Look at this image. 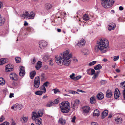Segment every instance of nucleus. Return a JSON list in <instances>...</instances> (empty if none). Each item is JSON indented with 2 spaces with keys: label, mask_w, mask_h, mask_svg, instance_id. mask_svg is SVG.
Masks as SVG:
<instances>
[{
  "label": "nucleus",
  "mask_w": 125,
  "mask_h": 125,
  "mask_svg": "<svg viewBox=\"0 0 125 125\" xmlns=\"http://www.w3.org/2000/svg\"><path fill=\"white\" fill-rule=\"evenodd\" d=\"M72 56L71 53H69V50H66L60 55H56L55 56V61L58 65L62 66L64 65L68 66L71 62V59Z\"/></svg>",
  "instance_id": "obj_1"
},
{
  "label": "nucleus",
  "mask_w": 125,
  "mask_h": 125,
  "mask_svg": "<svg viewBox=\"0 0 125 125\" xmlns=\"http://www.w3.org/2000/svg\"><path fill=\"white\" fill-rule=\"evenodd\" d=\"M109 44V41L106 39L101 38L97 41V45L95 48V50L100 51L102 53H105L108 51Z\"/></svg>",
  "instance_id": "obj_2"
},
{
  "label": "nucleus",
  "mask_w": 125,
  "mask_h": 125,
  "mask_svg": "<svg viewBox=\"0 0 125 125\" xmlns=\"http://www.w3.org/2000/svg\"><path fill=\"white\" fill-rule=\"evenodd\" d=\"M70 104L68 101L62 102L60 104L61 111L63 113H68L70 111Z\"/></svg>",
  "instance_id": "obj_3"
},
{
  "label": "nucleus",
  "mask_w": 125,
  "mask_h": 125,
  "mask_svg": "<svg viewBox=\"0 0 125 125\" xmlns=\"http://www.w3.org/2000/svg\"><path fill=\"white\" fill-rule=\"evenodd\" d=\"M35 16V13L32 11H26L24 12L21 15V18L24 19H34Z\"/></svg>",
  "instance_id": "obj_4"
},
{
  "label": "nucleus",
  "mask_w": 125,
  "mask_h": 125,
  "mask_svg": "<svg viewBox=\"0 0 125 125\" xmlns=\"http://www.w3.org/2000/svg\"><path fill=\"white\" fill-rule=\"evenodd\" d=\"M43 114V112L42 110H35L32 113V120H35L36 119L42 117Z\"/></svg>",
  "instance_id": "obj_5"
},
{
  "label": "nucleus",
  "mask_w": 125,
  "mask_h": 125,
  "mask_svg": "<svg viewBox=\"0 0 125 125\" xmlns=\"http://www.w3.org/2000/svg\"><path fill=\"white\" fill-rule=\"evenodd\" d=\"M79 101L78 99L72 100L71 103L72 108L73 109H75L77 108V106L79 104Z\"/></svg>",
  "instance_id": "obj_6"
},
{
  "label": "nucleus",
  "mask_w": 125,
  "mask_h": 125,
  "mask_svg": "<svg viewBox=\"0 0 125 125\" xmlns=\"http://www.w3.org/2000/svg\"><path fill=\"white\" fill-rule=\"evenodd\" d=\"M23 107V106L22 104H15L13 106L11 107V108L14 110H20L22 109Z\"/></svg>",
  "instance_id": "obj_7"
},
{
  "label": "nucleus",
  "mask_w": 125,
  "mask_h": 125,
  "mask_svg": "<svg viewBox=\"0 0 125 125\" xmlns=\"http://www.w3.org/2000/svg\"><path fill=\"white\" fill-rule=\"evenodd\" d=\"M47 45V43L45 41L41 40L39 42V47L42 49L45 48Z\"/></svg>",
  "instance_id": "obj_8"
},
{
  "label": "nucleus",
  "mask_w": 125,
  "mask_h": 125,
  "mask_svg": "<svg viewBox=\"0 0 125 125\" xmlns=\"http://www.w3.org/2000/svg\"><path fill=\"white\" fill-rule=\"evenodd\" d=\"M40 84V78L39 76L35 78L34 82V86L35 88L39 87Z\"/></svg>",
  "instance_id": "obj_9"
},
{
  "label": "nucleus",
  "mask_w": 125,
  "mask_h": 125,
  "mask_svg": "<svg viewBox=\"0 0 125 125\" xmlns=\"http://www.w3.org/2000/svg\"><path fill=\"white\" fill-rule=\"evenodd\" d=\"M25 73L24 67L22 66L20 67V72L19 74L20 76H23Z\"/></svg>",
  "instance_id": "obj_10"
},
{
  "label": "nucleus",
  "mask_w": 125,
  "mask_h": 125,
  "mask_svg": "<svg viewBox=\"0 0 125 125\" xmlns=\"http://www.w3.org/2000/svg\"><path fill=\"white\" fill-rule=\"evenodd\" d=\"M76 45L78 46L79 47H80L82 46H83L85 45V41L83 39H82L79 41L78 42V43H76Z\"/></svg>",
  "instance_id": "obj_11"
},
{
  "label": "nucleus",
  "mask_w": 125,
  "mask_h": 125,
  "mask_svg": "<svg viewBox=\"0 0 125 125\" xmlns=\"http://www.w3.org/2000/svg\"><path fill=\"white\" fill-rule=\"evenodd\" d=\"M13 66L11 64H9L5 66L6 71V72L11 71L13 68Z\"/></svg>",
  "instance_id": "obj_12"
},
{
  "label": "nucleus",
  "mask_w": 125,
  "mask_h": 125,
  "mask_svg": "<svg viewBox=\"0 0 125 125\" xmlns=\"http://www.w3.org/2000/svg\"><path fill=\"white\" fill-rule=\"evenodd\" d=\"M120 93L119 90L117 89H116L115 91L114 97L116 99L118 98L120 96Z\"/></svg>",
  "instance_id": "obj_13"
},
{
  "label": "nucleus",
  "mask_w": 125,
  "mask_h": 125,
  "mask_svg": "<svg viewBox=\"0 0 125 125\" xmlns=\"http://www.w3.org/2000/svg\"><path fill=\"white\" fill-rule=\"evenodd\" d=\"M10 78L12 80H17L18 79V76L14 73H12L10 75Z\"/></svg>",
  "instance_id": "obj_14"
},
{
  "label": "nucleus",
  "mask_w": 125,
  "mask_h": 125,
  "mask_svg": "<svg viewBox=\"0 0 125 125\" xmlns=\"http://www.w3.org/2000/svg\"><path fill=\"white\" fill-rule=\"evenodd\" d=\"M116 27V25L114 23H110L108 26V29L109 30H111L114 29Z\"/></svg>",
  "instance_id": "obj_15"
},
{
  "label": "nucleus",
  "mask_w": 125,
  "mask_h": 125,
  "mask_svg": "<svg viewBox=\"0 0 125 125\" xmlns=\"http://www.w3.org/2000/svg\"><path fill=\"white\" fill-rule=\"evenodd\" d=\"M35 121L36 124L37 125H42V121L41 118L38 119H36L35 120H32Z\"/></svg>",
  "instance_id": "obj_16"
},
{
  "label": "nucleus",
  "mask_w": 125,
  "mask_h": 125,
  "mask_svg": "<svg viewBox=\"0 0 125 125\" xmlns=\"http://www.w3.org/2000/svg\"><path fill=\"white\" fill-rule=\"evenodd\" d=\"M90 103L91 104H94L96 102V98L94 96L91 97L90 99Z\"/></svg>",
  "instance_id": "obj_17"
},
{
  "label": "nucleus",
  "mask_w": 125,
  "mask_h": 125,
  "mask_svg": "<svg viewBox=\"0 0 125 125\" xmlns=\"http://www.w3.org/2000/svg\"><path fill=\"white\" fill-rule=\"evenodd\" d=\"M83 113H88L90 110V108L88 106H85L83 107Z\"/></svg>",
  "instance_id": "obj_18"
},
{
  "label": "nucleus",
  "mask_w": 125,
  "mask_h": 125,
  "mask_svg": "<svg viewBox=\"0 0 125 125\" xmlns=\"http://www.w3.org/2000/svg\"><path fill=\"white\" fill-rule=\"evenodd\" d=\"M108 113V111L107 110H105L102 112V118H104L107 115Z\"/></svg>",
  "instance_id": "obj_19"
},
{
  "label": "nucleus",
  "mask_w": 125,
  "mask_h": 125,
  "mask_svg": "<svg viewBox=\"0 0 125 125\" xmlns=\"http://www.w3.org/2000/svg\"><path fill=\"white\" fill-rule=\"evenodd\" d=\"M104 95L103 94L102 92H100L97 95V97L99 100H101L104 98Z\"/></svg>",
  "instance_id": "obj_20"
},
{
  "label": "nucleus",
  "mask_w": 125,
  "mask_h": 125,
  "mask_svg": "<svg viewBox=\"0 0 125 125\" xmlns=\"http://www.w3.org/2000/svg\"><path fill=\"white\" fill-rule=\"evenodd\" d=\"M112 91L110 90H108L106 92V96L108 98H110L112 96Z\"/></svg>",
  "instance_id": "obj_21"
},
{
  "label": "nucleus",
  "mask_w": 125,
  "mask_h": 125,
  "mask_svg": "<svg viewBox=\"0 0 125 125\" xmlns=\"http://www.w3.org/2000/svg\"><path fill=\"white\" fill-rule=\"evenodd\" d=\"M8 60L5 58H2L0 60V65H2L7 62Z\"/></svg>",
  "instance_id": "obj_22"
},
{
  "label": "nucleus",
  "mask_w": 125,
  "mask_h": 125,
  "mask_svg": "<svg viewBox=\"0 0 125 125\" xmlns=\"http://www.w3.org/2000/svg\"><path fill=\"white\" fill-rule=\"evenodd\" d=\"M81 52L83 54L85 55L88 54L89 53V50L87 49H84L82 50Z\"/></svg>",
  "instance_id": "obj_23"
},
{
  "label": "nucleus",
  "mask_w": 125,
  "mask_h": 125,
  "mask_svg": "<svg viewBox=\"0 0 125 125\" xmlns=\"http://www.w3.org/2000/svg\"><path fill=\"white\" fill-rule=\"evenodd\" d=\"M59 123L62 125H64L66 123V121L65 119H63L62 117L59 119Z\"/></svg>",
  "instance_id": "obj_24"
},
{
  "label": "nucleus",
  "mask_w": 125,
  "mask_h": 125,
  "mask_svg": "<svg viewBox=\"0 0 125 125\" xmlns=\"http://www.w3.org/2000/svg\"><path fill=\"white\" fill-rule=\"evenodd\" d=\"M42 63L40 61H39L37 63V65L36 66V68L37 70H38L41 67Z\"/></svg>",
  "instance_id": "obj_25"
},
{
  "label": "nucleus",
  "mask_w": 125,
  "mask_h": 125,
  "mask_svg": "<svg viewBox=\"0 0 125 125\" xmlns=\"http://www.w3.org/2000/svg\"><path fill=\"white\" fill-rule=\"evenodd\" d=\"M99 112L97 109L95 110L93 113V115L94 116H98L99 115Z\"/></svg>",
  "instance_id": "obj_26"
},
{
  "label": "nucleus",
  "mask_w": 125,
  "mask_h": 125,
  "mask_svg": "<svg viewBox=\"0 0 125 125\" xmlns=\"http://www.w3.org/2000/svg\"><path fill=\"white\" fill-rule=\"evenodd\" d=\"M36 74V72L35 71H33L31 72L30 74V76L31 78V79H33Z\"/></svg>",
  "instance_id": "obj_27"
},
{
  "label": "nucleus",
  "mask_w": 125,
  "mask_h": 125,
  "mask_svg": "<svg viewBox=\"0 0 125 125\" xmlns=\"http://www.w3.org/2000/svg\"><path fill=\"white\" fill-rule=\"evenodd\" d=\"M115 120L117 124L121 123L122 122V119L120 118H116Z\"/></svg>",
  "instance_id": "obj_28"
},
{
  "label": "nucleus",
  "mask_w": 125,
  "mask_h": 125,
  "mask_svg": "<svg viewBox=\"0 0 125 125\" xmlns=\"http://www.w3.org/2000/svg\"><path fill=\"white\" fill-rule=\"evenodd\" d=\"M5 81L2 78H0V85H3L5 84Z\"/></svg>",
  "instance_id": "obj_29"
},
{
  "label": "nucleus",
  "mask_w": 125,
  "mask_h": 125,
  "mask_svg": "<svg viewBox=\"0 0 125 125\" xmlns=\"http://www.w3.org/2000/svg\"><path fill=\"white\" fill-rule=\"evenodd\" d=\"M5 19L3 17L0 18V26H1L3 24L5 21Z\"/></svg>",
  "instance_id": "obj_30"
},
{
  "label": "nucleus",
  "mask_w": 125,
  "mask_h": 125,
  "mask_svg": "<svg viewBox=\"0 0 125 125\" xmlns=\"http://www.w3.org/2000/svg\"><path fill=\"white\" fill-rule=\"evenodd\" d=\"M83 19L85 21L88 20L89 19L88 15L86 14H85L83 16Z\"/></svg>",
  "instance_id": "obj_31"
},
{
  "label": "nucleus",
  "mask_w": 125,
  "mask_h": 125,
  "mask_svg": "<svg viewBox=\"0 0 125 125\" xmlns=\"http://www.w3.org/2000/svg\"><path fill=\"white\" fill-rule=\"evenodd\" d=\"M100 73V71H97L96 73V74H95L93 76L92 78L94 79L96 78L98 76V74Z\"/></svg>",
  "instance_id": "obj_32"
},
{
  "label": "nucleus",
  "mask_w": 125,
  "mask_h": 125,
  "mask_svg": "<svg viewBox=\"0 0 125 125\" xmlns=\"http://www.w3.org/2000/svg\"><path fill=\"white\" fill-rule=\"evenodd\" d=\"M21 121H22V120L24 121V123H25L27 122L28 120V117H24V116H23L21 119Z\"/></svg>",
  "instance_id": "obj_33"
},
{
  "label": "nucleus",
  "mask_w": 125,
  "mask_h": 125,
  "mask_svg": "<svg viewBox=\"0 0 125 125\" xmlns=\"http://www.w3.org/2000/svg\"><path fill=\"white\" fill-rule=\"evenodd\" d=\"M43 93V92L42 91H37L35 93V94L36 95H42Z\"/></svg>",
  "instance_id": "obj_34"
},
{
  "label": "nucleus",
  "mask_w": 125,
  "mask_h": 125,
  "mask_svg": "<svg viewBox=\"0 0 125 125\" xmlns=\"http://www.w3.org/2000/svg\"><path fill=\"white\" fill-rule=\"evenodd\" d=\"M102 66L100 64H98L94 67V68L95 70H99L102 68Z\"/></svg>",
  "instance_id": "obj_35"
},
{
  "label": "nucleus",
  "mask_w": 125,
  "mask_h": 125,
  "mask_svg": "<svg viewBox=\"0 0 125 125\" xmlns=\"http://www.w3.org/2000/svg\"><path fill=\"white\" fill-rule=\"evenodd\" d=\"M53 102L52 101H50L49 102L47 103L46 105L47 107H50L53 104Z\"/></svg>",
  "instance_id": "obj_36"
},
{
  "label": "nucleus",
  "mask_w": 125,
  "mask_h": 125,
  "mask_svg": "<svg viewBox=\"0 0 125 125\" xmlns=\"http://www.w3.org/2000/svg\"><path fill=\"white\" fill-rule=\"evenodd\" d=\"M40 89L41 90H42L43 92L45 93L46 91V89L45 87L44 86V85H42L40 87Z\"/></svg>",
  "instance_id": "obj_37"
},
{
  "label": "nucleus",
  "mask_w": 125,
  "mask_h": 125,
  "mask_svg": "<svg viewBox=\"0 0 125 125\" xmlns=\"http://www.w3.org/2000/svg\"><path fill=\"white\" fill-rule=\"evenodd\" d=\"M15 59L17 63H20L21 61V58L19 57H16Z\"/></svg>",
  "instance_id": "obj_38"
},
{
  "label": "nucleus",
  "mask_w": 125,
  "mask_h": 125,
  "mask_svg": "<svg viewBox=\"0 0 125 125\" xmlns=\"http://www.w3.org/2000/svg\"><path fill=\"white\" fill-rule=\"evenodd\" d=\"M52 5L50 4H48L46 6V8L47 9H49L52 8Z\"/></svg>",
  "instance_id": "obj_39"
},
{
  "label": "nucleus",
  "mask_w": 125,
  "mask_h": 125,
  "mask_svg": "<svg viewBox=\"0 0 125 125\" xmlns=\"http://www.w3.org/2000/svg\"><path fill=\"white\" fill-rule=\"evenodd\" d=\"M96 62V61H93L90 63L88 64L89 66H92L95 64Z\"/></svg>",
  "instance_id": "obj_40"
},
{
  "label": "nucleus",
  "mask_w": 125,
  "mask_h": 125,
  "mask_svg": "<svg viewBox=\"0 0 125 125\" xmlns=\"http://www.w3.org/2000/svg\"><path fill=\"white\" fill-rule=\"evenodd\" d=\"M69 92L71 94H79L78 93L74 91L73 90H70L69 91Z\"/></svg>",
  "instance_id": "obj_41"
},
{
  "label": "nucleus",
  "mask_w": 125,
  "mask_h": 125,
  "mask_svg": "<svg viewBox=\"0 0 125 125\" xmlns=\"http://www.w3.org/2000/svg\"><path fill=\"white\" fill-rule=\"evenodd\" d=\"M81 76L79 75V76H77L75 77L74 79H73V80H75V81L78 80L79 79H80V78H81Z\"/></svg>",
  "instance_id": "obj_42"
},
{
  "label": "nucleus",
  "mask_w": 125,
  "mask_h": 125,
  "mask_svg": "<svg viewBox=\"0 0 125 125\" xmlns=\"http://www.w3.org/2000/svg\"><path fill=\"white\" fill-rule=\"evenodd\" d=\"M75 74L74 73H73L71 75H70L69 77L72 79L73 80L75 77Z\"/></svg>",
  "instance_id": "obj_43"
},
{
  "label": "nucleus",
  "mask_w": 125,
  "mask_h": 125,
  "mask_svg": "<svg viewBox=\"0 0 125 125\" xmlns=\"http://www.w3.org/2000/svg\"><path fill=\"white\" fill-rule=\"evenodd\" d=\"M52 61L53 60L52 59H51L49 61V64L50 65L52 66L53 65V63Z\"/></svg>",
  "instance_id": "obj_44"
},
{
  "label": "nucleus",
  "mask_w": 125,
  "mask_h": 125,
  "mask_svg": "<svg viewBox=\"0 0 125 125\" xmlns=\"http://www.w3.org/2000/svg\"><path fill=\"white\" fill-rule=\"evenodd\" d=\"M91 73L90 75H92L94 74H95V71L93 69H91Z\"/></svg>",
  "instance_id": "obj_45"
},
{
  "label": "nucleus",
  "mask_w": 125,
  "mask_h": 125,
  "mask_svg": "<svg viewBox=\"0 0 125 125\" xmlns=\"http://www.w3.org/2000/svg\"><path fill=\"white\" fill-rule=\"evenodd\" d=\"M49 82L47 81L45 82L43 84V85H44V86H45L46 87H47L49 85Z\"/></svg>",
  "instance_id": "obj_46"
},
{
  "label": "nucleus",
  "mask_w": 125,
  "mask_h": 125,
  "mask_svg": "<svg viewBox=\"0 0 125 125\" xmlns=\"http://www.w3.org/2000/svg\"><path fill=\"white\" fill-rule=\"evenodd\" d=\"M41 79L42 80H44L45 79V75L44 74L42 73L41 75Z\"/></svg>",
  "instance_id": "obj_47"
},
{
  "label": "nucleus",
  "mask_w": 125,
  "mask_h": 125,
  "mask_svg": "<svg viewBox=\"0 0 125 125\" xmlns=\"http://www.w3.org/2000/svg\"><path fill=\"white\" fill-rule=\"evenodd\" d=\"M52 91H54L55 94L57 92H60V91L59 90L57 89H55L52 90Z\"/></svg>",
  "instance_id": "obj_48"
},
{
  "label": "nucleus",
  "mask_w": 125,
  "mask_h": 125,
  "mask_svg": "<svg viewBox=\"0 0 125 125\" xmlns=\"http://www.w3.org/2000/svg\"><path fill=\"white\" fill-rule=\"evenodd\" d=\"M106 82V81L102 80L101 81V84L104 85L105 84Z\"/></svg>",
  "instance_id": "obj_49"
},
{
  "label": "nucleus",
  "mask_w": 125,
  "mask_h": 125,
  "mask_svg": "<svg viewBox=\"0 0 125 125\" xmlns=\"http://www.w3.org/2000/svg\"><path fill=\"white\" fill-rule=\"evenodd\" d=\"M120 85L122 87L125 88V82L121 83Z\"/></svg>",
  "instance_id": "obj_50"
},
{
  "label": "nucleus",
  "mask_w": 125,
  "mask_h": 125,
  "mask_svg": "<svg viewBox=\"0 0 125 125\" xmlns=\"http://www.w3.org/2000/svg\"><path fill=\"white\" fill-rule=\"evenodd\" d=\"M59 102L58 99H57L55 100L53 102V104H57Z\"/></svg>",
  "instance_id": "obj_51"
},
{
  "label": "nucleus",
  "mask_w": 125,
  "mask_h": 125,
  "mask_svg": "<svg viewBox=\"0 0 125 125\" xmlns=\"http://www.w3.org/2000/svg\"><path fill=\"white\" fill-rule=\"evenodd\" d=\"M0 125H9V123L7 122H5L0 124Z\"/></svg>",
  "instance_id": "obj_52"
},
{
  "label": "nucleus",
  "mask_w": 125,
  "mask_h": 125,
  "mask_svg": "<svg viewBox=\"0 0 125 125\" xmlns=\"http://www.w3.org/2000/svg\"><path fill=\"white\" fill-rule=\"evenodd\" d=\"M119 58V56H115L114 57V61H116Z\"/></svg>",
  "instance_id": "obj_53"
},
{
  "label": "nucleus",
  "mask_w": 125,
  "mask_h": 125,
  "mask_svg": "<svg viewBox=\"0 0 125 125\" xmlns=\"http://www.w3.org/2000/svg\"><path fill=\"white\" fill-rule=\"evenodd\" d=\"M5 119V118L3 116H1L0 118V122H2Z\"/></svg>",
  "instance_id": "obj_54"
},
{
  "label": "nucleus",
  "mask_w": 125,
  "mask_h": 125,
  "mask_svg": "<svg viewBox=\"0 0 125 125\" xmlns=\"http://www.w3.org/2000/svg\"><path fill=\"white\" fill-rule=\"evenodd\" d=\"M76 118V117L75 116H73L72 118V119L71 120V122H75V120Z\"/></svg>",
  "instance_id": "obj_55"
},
{
  "label": "nucleus",
  "mask_w": 125,
  "mask_h": 125,
  "mask_svg": "<svg viewBox=\"0 0 125 125\" xmlns=\"http://www.w3.org/2000/svg\"><path fill=\"white\" fill-rule=\"evenodd\" d=\"M91 69H89L87 70V73L88 74L90 75L91 73Z\"/></svg>",
  "instance_id": "obj_56"
},
{
  "label": "nucleus",
  "mask_w": 125,
  "mask_h": 125,
  "mask_svg": "<svg viewBox=\"0 0 125 125\" xmlns=\"http://www.w3.org/2000/svg\"><path fill=\"white\" fill-rule=\"evenodd\" d=\"M123 96L124 99L125 100V89H124L123 92Z\"/></svg>",
  "instance_id": "obj_57"
},
{
  "label": "nucleus",
  "mask_w": 125,
  "mask_h": 125,
  "mask_svg": "<svg viewBox=\"0 0 125 125\" xmlns=\"http://www.w3.org/2000/svg\"><path fill=\"white\" fill-rule=\"evenodd\" d=\"M12 120V122L11 123V125H16V123L15 121H14L13 119H12L11 120Z\"/></svg>",
  "instance_id": "obj_58"
},
{
  "label": "nucleus",
  "mask_w": 125,
  "mask_h": 125,
  "mask_svg": "<svg viewBox=\"0 0 125 125\" xmlns=\"http://www.w3.org/2000/svg\"><path fill=\"white\" fill-rule=\"evenodd\" d=\"M36 62V60L35 58H34L33 60L31 61V63L32 64H34Z\"/></svg>",
  "instance_id": "obj_59"
},
{
  "label": "nucleus",
  "mask_w": 125,
  "mask_h": 125,
  "mask_svg": "<svg viewBox=\"0 0 125 125\" xmlns=\"http://www.w3.org/2000/svg\"><path fill=\"white\" fill-rule=\"evenodd\" d=\"M14 94L13 93H10V95H9V97L10 98H12V97H13Z\"/></svg>",
  "instance_id": "obj_60"
},
{
  "label": "nucleus",
  "mask_w": 125,
  "mask_h": 125,
  "mask_svg": "<svg viewBox=\"0 0 125 125\" xmlns=\"http://www.w3.org/2000/svg\"><path fill=\"white\" fill-rule=\"evenodd\" d=\"M123 8L122 6H120L119 7V9L121 11L123 10Z\"/></svg>",
  "instance_id": "obj_61"
},
{
  "label": "nucleus",
  "mask_w": 125,
  "mask_h": 125,
  "mask_svg": "<svg viewBox=\"0 0 125 125\" xmlns=\"http://www.w3.org/2000/svg\"><path fill=\"white\" fill-rule=\"evenodd\" d=\"M91 125H97V123L95 122H92L91 123Z\"/></svg>",
  "instance_id": "obj_62"
},
{
  "label": "nucleus",
  "mask_w": 125,
  "mask_h": 125,
  "mask_svg": "<svg viewBox=\"0 0 125 125\" xmlns=\"http://www.w3.org/2000/svg\"><path fill=\"white\" fill-rule=\"evenodd\" d=\"M31 28L30 27H28L27 28V31H31Z\"/></svg>",
  "instance_id": "obj_63"
},
{
  "label": "nucleus",
  "mask_w": 125,
  "mask_h": 125,
  "mask_svg": "<svg viewBox=\"0 0 125 125\" xmlns=\"http://www.w3.org/2000/svg\"><path fill=\"white\" fill-rule=\"evenodd\" d=\"M3 7V4L2 3L0 2V9Z\"/></svg>",
  "instance_id": "obj_64"
}]
</instances>
